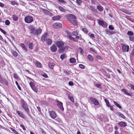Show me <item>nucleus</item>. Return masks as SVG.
I'll list each match as a JSON object with an SVG mask.
<instances>
[{
  "label": "nucleus",
  "instance_id": "1",
  "mask_svg": "<svg viewBox=\"0 0 134 134\" xmlns=\"http://www.w3.org/2000/svg\"><path fill=\"white\" fill-rule=\"evenodd\" d=\"M56 44L57 47L59 48L60 53H63L65 50H68L69 48L68 46H64V42L61 41H57L56 43Z\"/></svg>",
  "mask_w": 134,
  "mask_h": 134
},
{
  "label": "nucleus",
  "instance_id": "54",
  "mask_svg": "<svg viewBox=\"0 0 134 134\" xmlns=\"http://www.w3.org/2000/svg\"><path fill=\"white\" fill-rule=\"evenodd\" d=\"M14 78L18 79L19 78V77L18 76L17 74H14Z\"/></svg>",
  "mask_w": 134,
  "mask_h": 134
},
{
  "label": "nucleus",
  "instance_id": "60",
  "mask_svg": "<svg viewBox=\"0 0 134 134\" xmlns=\"http://www.w3.org/2000/svg\"><path fill=\"white\" fill-rule=\"evenodd\" d=\"M3 79L0 75V82L2 84H3Z\"/></svg>",
  "mask_w": 134,
  "mask_h": 134
},
{
  "label": "nucleus",
  "instance_id": "18",
  "mask_svg": "<svg viewBox=\"0 0 134 134\" xmlns=\"http://www.w3.org/2000/svg\"><path fill=\"white\" fill-rule=\"evenodd\" d=\"M106 33L110 35L114 34L115 33V32L113 31H110L109 29H106L105 31Z\"/></svg>",
  "mask_w": 134,
  "mask_h": 134
},
{
  "label": "nucleus",
  "instance_id": "27",
  "mask_svg": "<svg viewBox=\"0 0 134 134\" xmlns=\"http://www.w3.org/2000/svg\"><path fill=\"white\" fill-rule=\"evenodd\" d=\"M35 65L38 68H41L42 67V64L38 62H36Z\"/></svg>",
  "mask_w": 134,
  "mask_h": 134
},
{
  "label": "nucleus",
  "instance_id": "37",
  "mask_svg": "<svg viewBox=\"0 0 134 134\" xmlns=\"http://www.w3.org/2000/svg\"><path fill=\"white\" fill-rule=\"evenodd\" d=\"M127 34L129 35V36H133L134 34L133 32L131 31H128L127 32Z\"/></svg>",
  "mask_w": 134,
  "mask_h": 134
},
{
  "label": "nucleus",
  "instance_id": "14",
  "mask_svg": "<svg viewBox=\"0 0 134 134\" xmlns=\"http://www.w3.org/2000/svg\"><path fill=\"white\" fill-rule=\"evenodd\" d=\"M42 32V30L40 28L37 29L36 30H35V34L34 35H38L40 34Z\"/></svg>",
  "mask_w": 134,
  "mask_h": 134
},
{
  "label": "nucleus",
  "instance_id": "8",
  "mask_svg": "<svg viewBox=\"0 0 134 134\" xmlns=\"http://www.w3.org/2000/svg\"><path fill=\"white\" fill-rule=\"evenodd\" d=\"M56 102L57 103V105L58 106V107H59L60 109L62 111H63L64 109L63 107V104L62 102L58 100H56Z\"/></svg>",
  "mask_w": 134,
  "mask_h": 134
},
{
  "label": "nucleus",
  "instance_id": "55",
  "mask_svg": "<svg viewBox=\"0 0 134 134\" xmlns=\"http://www.w3.org/2000/svg\"><path fill=\"white\" fill-rule=\"evenodd\" d=\"M96 58L98 60H102V57L100 56L97 55L96 56Z\"/></svg>",
  "mask_w": 134,
  "mask_h": 134
},
{
  "label": "nucleus",
  "instance_id": "44",
  "mask_svg": "<svg viewBox=\"0 0 134 134\" xmlns=\"http://www.w3.org/2000/svg\"><path fill=\"white\" fill-rule=\"evenodd\" d=\"M59 9L61 11L63 12H65L66 10L65 9L63 8L61 6H59Z\"/></svg>",
  "mask_w": 134,
  "mask_h": 134
},
{
  "label": "nucleus",
  "instance_id": "64",
  "mask_svg": "<svg viewBox=\"0 0 134 134\" xmlns=\"http://www.w3.org/2000/svg\"><path fill=\"white\" fill-rule=\"evenodd\" d=\"M69 85L70 86H72L74 85L72 81H69L68 83Z\"/></svg>",
  "mask_w": 134,
  "mask_h": 134
},
{
  "label": "nucleus",
  "instance_id": "32",
  "mask_svg": "<svg viewBox=\"0 0 134 134\" xmlns=\"http://www.w3.org/2000/svg\"><path fill=\"white\" fill-rule=\"evenodd\" d=\"M104 100L106 103L107 106L108 107H109V106H110L111 105L110 104L108 100L107 99H104Z\"/></svg>",
  "mask_w": 134,
  "mask_h": 134
},
{
  "label": "nucleus",
  "instance_id": "2",
  "mask_svg": "<svg viewBox=\"0 0 134 134\" xmlns=\"http://www.w3.org/2000/svg\"><path fill=\"white\" fill-rule=\"evenodd\" d=\"M21 103V106L27 114H29L30 113V111L28 106L26 102L23 99H22Z\"/></svg>",
  "mask_w": 134,
  "mask_h": 134
},
{
  "label": "nucleus",
  "instance_id": "35",
  "mask_svg": "<svg viewBox=\"0 0 134 134\" xmlns=\"http://www.w3.org/2000/svg\"><path fill=\"white\" fill-rule=\"evenodd\" d=\"M128 86L131 88V89L134 91V85H133L131 83H129L128 84Z\"/></svg>",
  "mask_w": 134,
  "mask_h": 134
},
{
  "label": "nucleus",
  "instance_id": "5",
  "mask_svg": "<svg viewBox=\"0 0 134 134\" xmlns=\"http://www.w3.org/2000/svg\"><path fill=\"white\" fill-rule=\"evenodd\" d=\"M32 89L35 92L37 93L38 92V88L35 85L34 82L31 81L29 83Z\"/></svg>",
  "mask_w": 134,
  "mask_h": 134
},
{
  "label": "nucleus",
  "instance_id": "23",
  "mask_svg": "<svg viewBox=\"0 0 134 134\" xmlns=\"http://www.w3.org/2000/svg\"><path fill=\"white\" fill-rule=\"evenodd\" d=\"M12 18L15 21H16L18 20V16L15 15H13L12 16Z\"/></svg>",
  "mask_w": 134,
  "mask_h": 134
},
{
  "label": "nucleus",
  "instance_id": "30",
  "mask_svg": "<svg viewBox=\"0 0 134 134\" xmlns=\"http://www.w3.org/2000/svg\"><path fill=\"white\" fill-rule=\"evenodd\" d=\"M33 45L32 42H30L28 44V47L30 49H32L33 48Z\"/></svg>",
  "mask_w": 134,
  "mask_h": 134
},
{
  "label": "nucleus",
  "instance_id": "63",
  "mask_svg": "<svg viewBox=\"0 0 134 134\" xmlns=\"http://www.w3.org/2000/svg\"><path fill=\"white\" fill-rule=\"evenodd\" d=\"M80 52L82 54L83 53V50L82 48H80Z\"/></svg>",
  "mask_w": 134,
  "mask_h": 134
},
{
  "label": "nucleus",
  "instance_id": "45",
  "mask_svg": "<svg viewBox=\"0 0 134 134\" xmlns=\"http://www.w3.org/2000/svg\"><path fill=\"white\" fill-rule=\"evenodd\" d=\"M4 84L8 86V81L6 79H4L3 80V84Z\"/></svg>",
  "mask_w": 134,
  "mask_h": 134
},
{
  "label": "nucleus",
  "instance_id": "49",
  "mask_svg": "<svg viewBox=\"0 0 134 134\" xmlns=\"http://www.w3.org/2000/svg\"><path fill=\"white\" fill-rule=\"evenodd\" d=\"M58 1L59 3H62L63 4L66 3V2L63 0H58Z\"/></svg>",
  "mask_w": 134,
  "mask_h": 134
},
{
  "label": "nucleus",
  "instance_id": "25",
  "mask_svg": "<svg viewBox=\"0 0 134 134\" xmlns=\"http://www.w3.org/2000/svg\"><path fill=\"white\" fill-rule=\"evenodd\" d=\"M121 11L126 14L128 15L130 14V13L129 12V11L127 10L124 9H122Z\"/></svg>",
  "mask_w": 134,
  "mask_h": 134
},
{
  "label": "nucleus",
  "instance_id": "41",
  "mask_svg": "<svg viewBox=\"0 0 134 134\" xmlns=\"http://www.w3.org/2000/svg\"><path fill=\"white\" fill-rule=\"evenodd\" d=\"M72 34L71 35L77 36L78 35V32L76 31H74L72 32Z\"/></svg>",
  "mask_w": 134,
  "mask_h": 134
},
{
  "label": "nucleus",
  "instance_id": "47",
  "mask_svg": "<svg viewBox=\"0 0 134 134\" xmlns=\"http://www.w3.org/2000/svg\"><path fill=\"white\" fill-rule=\"evenodd\" d=\"M68 98L72 102H74V100L73 97L69 96H68Z\"/></svg>",
  "mask_w": 134,
  "mask_h": 134
},
{
  "label": "nucleus",
  "instance_id": "26",
  "mask_svg": "<svg viewBox=\"0 0 134 134\" xmlns=\"http://www.w3.org/2000/svg\"><path fill=\"white\" fill-rule=\"evenodd\" d=\"M11 53L15 57H16L18 56V53L15 51L12 50L11 51Z\"/></svg>",
  "mask_w": 134,
  "mask_h": 134
},
{
  "label": "nucleus",
  "instance_id": "24",
  "mask_svg": "<svg viewBox=\"0 0 134 134\" xmlns=\"http://www.w3.org/2000/svg\"><path fill=\"white\" fill-rule=\"evenodd\" d=\"M70 62L72 64H73L75 63L76 62V59L74 58H72L70 59Z\"/></svg>",
  "mask_w": 134,
  "mask_h": 134
},
{
  "label": "nucleus",
  "instance_id": "57",
  "mask_svg": "<svg viewBox=\"0 0 134 134\" xmlns=\"http://www.w3.org/2000/svg\"><path fill=\"white\" fill-rule=\"evenodd\" d=\"M0 31L2 32L3 34L5 35L6 34V32L5 31H4L0 27Z\"/></svg>",
  "mask_w": 134,
  "mask_h": 134
},
{
  "label": "nucleus",
  "instance_id": "40",
  "mask_svg": "<svg viewBox=\"0 0 134 134\" xmlns=\"http://www.w3.org/2000/svg\"><path fill=\"white\" fill-rule=\"evenodd\" d=\"M42 10L44 13L48 15V14H49V13H50V12L49 11L45 9H43Z\"/></svg>",
  "mask_w": 134,
  "mask_h": 134
},
{
  "label": "nucleus",
  "instance_id": "50",
  "mask_svg": "<svg viewBox=\"0 0 134 134\" xmlns=\"http://www.w3.org/2000/svg\"><path fill=\"white\" fill-rule=\"evenodd\" d=\"M5 23L6 25H8L10 24V22L8 20H7L5 21Z\"/></svg>",
  "mask_w": 134,
  "mask_h": 134
},
{
  "label": "nucleus",
  "instance_id": "52",
  "mask_svg": "<svg viewBox=\"0 0 134 134\" xmlns=\"http://www.w3.org/2000/svg\"><path fill=\"white\" fill-rule=\"evenodd\" d=\"M67 37L68 38H69V40H72L73 38V37L71 35H67Z\"/></svg>",
  "mask_w": 134,
  "mask_h": 134
},
{
  "label": "nucleus",
  "instance_id": "51",
  "mask_svg": "<svg viewBox=\"0 0 134 134\" xmlns=\"http://www.w3.org/2000/svg\"><path fill=\"white\" fill-rule=\"evenodd\" d=\"M79 67L81 69H84L85 68V66L82 64H80L79 65Z\"/></svg>",
  "mask_w": 134,
  "mask_h": 134
},
{
  "label": "nucleus",
  "instance_id": "38",
  "mask_svg": "<svg viewBox=\"0 0 134 134\" xmlns=\"http://www.w3.org/2000/svg\"><path fill=\"white\" fill-rule=\"evenodd\" d=\"M66 55L65 53L62 54L60 56V59L62 60H63L64 58L65 57H66Z\"/></svg>",
  "mask_w": 134,
  "mask_h": 134
},
{
  "label": "nucleus",
  "instance_id": "10",
  "mask_svg": "<svg viewBox=\"0 0 134 134\" xmlns=\"http://www.w3.org/2000/svg\"><path fill=\"white\" fill-rule=\"evenodd\" d=\"M49 113L51 117L53 119H54L57 117V114L55 112L53 111H49Z\"/></svg>",
  "mask_w": 134,
  "mask_h": 134
},
{
  "label": "nucleus",
  "instance_id": "43",
  "mask_svg": "<svg viewBox=\"0 0 134 134\" xmlns=\"http://www.w3.org/2000/svg\"><path fill=\"white\" fill-rule=\"evenodd\" d=\"M76 3L79 5H80L82 3V2L81 0H76Z\"/></svg>",
  "mask_w": 134,
  "mask_h": 134
},
{
  "label": "nucleus",
  "instance_id": "19",
  "mask_svg": "<svg viewBox=\"0 0 134 134\" xmlns=\"http://www.w3.org/2000/svg\"><path fill=\"white\" fill-rule=\"evenodd\" d=\"M118 125L121 127H125L127 126V124L125 122H124L121 121L118 123Z\"/></svg>",
  "mask_w": 134,
  "mask_h": 134
},
{
  "label": "nucleus",
  "instance_id": "29",
  "mask_svg": "<svg viewBox=\"0 0 134 134\" xmlns=\"http://www.w3.org/2000/svg\"><path fill=\"white\" fill-rule=\"evenodd\" d=\"M122 46V50L123 52H125L126 51V45L125 46L123 43L121 44Z\"/></svg>",
  "mask_w": 134,
  "mask_h": 134
},
{
  "label": "nucleus",
  "instance_id": "21",
  "mask_svg": "<svg viewBox=\"0 0 134 134\" xmlns=\"http://www.w3.org/2000/svg\"><path fill=\"white\" fill-rule=\"evenodd\" d=\"M60 16L57 15L52 17V19L54 20H59L60 18Z\"/></svg>",
  "mask_w": 134,
  "mask_h": 134
},
{
  "label": "nucleus",
  "instance_id": "58",
  "mask_svg": "<svg viewBox=\"0 0 134 134\" xmlns=\"http://www.w3.org/2000/svg\"><path fill=\"white\" fill-rule=\"evenodd\" d=\"M82 30L85 33H87L88 32L87 30L85 28H83L82 29Z\"/></svg>",
  "mask_w": 134,
  "mask_h": 134
},
{
  "label": "nucleus",
  "instance_id": "11",
  "mask_svg": "<svg viewBox=\"0 0 134 134\" xmlns=\"http://www.w3.org/2000/svg\"><path fill=\"white\" fill-rule=\"evenodd\" d=\"M29 29L30 30V33L34 35V34H35L34 33L36 29L35 26L33 25H31L29 26Z\"/></svg>",
  "mask_w": 134,
  "mask_h": 134
},
{
  "label": "nucleus",
  "instance_id": "59",
  "mask_svg": "<svg viewBox=\"0 0 134 134\" xmlns=\"http://www.w3.org/2000/svg\"><path fill=\"white\" fill-rule=\"evenodd\" d=\"M41 75L43 76V77H44L45 78H47L48 77V76H47V75L45 73H44L43 74H42Z\"/></svg>",
  "mask_w": 134,
  "mask_h": 134
},
{
  "label": "nucleus",
  "instance_id": "16",
  "mask_svg": "<svg viewBox=\"0 0 134 134\" xmlns=\"http://www.w3.org/2000/svg\"><path fill=\"white\" fill-rule=\"evenodd\" d=\"M51 50L53 52H55L57 50V48L56 46L55 45H53L51 47Z\"/></svg>",
  "mask_w": 134,
  "mask_h": 134
},
{
  "label": "nucleus",
  "instance_id": "12",
  "mask_svg": "<svg viewBox=\"0 0 134 134\" xmlns=\"http://www.w3.org/2000/svg\"><path fill=\"white\" fill-rule=\"evenodd\" d=\"M91 102L95 105H97L99 104V102L97 100L92 98H90Z\"/></svg>",
  "mask_w": 134,
  "mask_h": 134
},
{
  "label": "nucleus",
  "instance_id": "34",
  "mask_svg": "<svg viewBox=\"0 0 134 134\" xmlns=\"http://www.w3.org/2000/svg\"><path fill=\"white\" fill-rule=\"evenodd\" d=\"M118 115L121 118L125 119V117L124 115L120 113L119 112L118 113Z\"/></svg>",
  "mask_w": 134,
  "mask_h": 134
},
{
  "label": "nucleus",
  "instance_id": "53",
  "mask_svg": "<svg viewBox=\"0 0 134 134\" xmlns=\"http://www.w3.org/2000/svg\"><path fill=\"white\" fill-rule=\"evenodd\" d=\"M109 28L110 30H113L114 29V27L111 25H109Z\"/></svg>",
  "mask_w": 134,
  "mask_h": 134
},
{
  "label": "nucleus",
  "instance_id": "28",
  "mask_svg": "<svg viewBox=\"0 0 134 134\" xmlns=\"http://www.w3.org/2000/svg\"><path fill=\"white\" fill-rule=\"evenodd\" d=\"M55 122L59 123H61L62 122V121L61 119L59 117H56L55 119Z\"/></svg>",
  "mask_w": 134,
  "mask_h": 134
},
{
  "label": "nucleus",
  "instance_id": "46",
  "mask_svg": "<svg viewBox=\"0 0 134 134\" xmlns=\"http://www.w3.org/2000/svg\"><path fill=\"white\" fill-rule=\"evenodd\" d=\"M129 38L130 41L134 42V36H129Z\"/></svg>",
  "mask_w": 134,
  "mask_h": 134
},
{
  "label": "nucleus",
  "instance_id": "9",
  "mask_svg": "<svg viewBox=\"0 0 134 134\" xmlns=\"http://www.w3.org/2000/svg\"><path fill=\"white\" fill-rule=\"evenodd\" d=\"M53 27L55 29H58L62 26L61 23L58 22L54 23L52 25Z\"/></svg>",
  "mask_w": 134,
  "mask_h": 134
},
{
  "label": "nucleus",
  "instance_id": "42",
  "mask_svg": "<svg viewBox=\"0 0 134 134\" xmlns=\"http://www.w3.org/2000/svg\"><path fill=\"white\" fill-rule=\"evenodd\" d=\"M95 86L96 87L100 89H102V85L99 84L97 83L95 85Z\"/></svg>",
  "mask_w": 134,
  "mask_h": 134
},
{
  "label": "nucleus",
  "instance_id": "13",
  "mask_svg": "<svg viewBox=\"0 0 134 134\" xmlns=\"http://www.w3.org/2000/svg\"><path fill=\"white\" fill-rule=\"evenodd\" d=\"M48 36V34L47 32H45L42 35L41 37V41L42 42H44L45 41L46 38Z\"/></svg>",
  "mask_w": 134,
  "mask_h": 134
},
{
  "label": "nucleus",
  "instance_id": "4",
  "mask_svg": "<svg viewBox=\"0 0 134 134\" xmlns=\"http://www.w3.org/2000/svg\"><path fill=\"white\" fill-rule=\"evenodd\" d=\"M24 20L26 23H30L33 21V18L31 16L27 15L25 17Z\"/></svg>",
  "mask_w": 134,
  "mask_h": 134
},
{
  "label": "nucleus",
  "instance_id": "33",
  "mask_svg": "<svg viewBox=\"0 0 134 134\" xmlns=\"http://www.w3.org/2000/svg\"><path fill=\"white\" fill-rule=\"evenodd\" d=\"M87 58L89 60L91 61H93L94 60V58L92 56L90 55H89L87 56Z\"/></svg>",
  "mask_w": 134,
  "mask_h": 134
},
{
  "label": "nucleus",
  "instance_id": "62",
  "mask_svg": "<svg viewBox=\"0 0 134 134\" xmlns=\"http://www.w3.org/2000/svg\"><path fill=\"white\" fill-rule=\"evenodd\" d=\"M41 132L43 134H46V132L42 129H40Z\"/></svg>",
  "mask_w": 134,
  "mask_h": 134
},
{
  "label": "nucleus",
  "instance_id": "15",
  "mask_svg": "<svg viewBox=\"0 0 134 134\" xmlns=\"http://www.w3.org/2000/svg\"><path fill=\"white\" fill-rule=\"evenodd\" d=\"M45 42H46V43L48 46L50 45L52 43V40L49 38H46Z\"/></svg>",
  "mask_w": 134,
  "mask_h": 134
},
{
  "label": "nucleus",
  "instance_id": "48",
  "mask_svg": "<svg viewBox=\"0 0 134 134\" xmlns=\"http://www.w3.org/2000/svg\"><path fill=\"white\" fill-rule=\"evenodd\" d=\"M88 35L90 36V38H93L94 37V34H90V33H89L88 34Z\"/></svg>",
  "mask_w": 134,
  "mask_h": 134
},
{
  "label": "nucleus",
  "instance_id": "39",
  "mask_svg": "<svg viewBox=\"0 0 134 134\" xmlns=\"http://www.w3.org/2000/svg\"><path fill=\"white\" fill-rule=\"evenodd\" d=\"M11 4L13 5H19L18 3H17L15 1H10V2Z\"/></svg>",
  "mask_w": 134,
  "mask_h": 134
},
{
  "label": "nucleus",
  "instance_id": "17",
  "mask_svg": "<svg viewBox=\"0 0 134 134\" xmlns=\"http://www.w3.org/2000/svg\"><path fill=\"white\" fill-rule=\"evenodd\" d=\"M95 6H93L92 5H90V10L96 13H98V11L97 9L95 8Z\"/></svg>",
  "mask_w": 134,
  "mask_h": 134
},
{
  "label": "nucleus",
  "instance_id": "31",
  "mask_svg": "<svg viewBox=\"0 0 134 134\" xmlns=\"http://www.w3.org/2000/svg\"><path fill=\"white\" fill-rule=\"evenodd\" d=\"M115 105L117 107L119 108V109H121V107L115 101H113Z\"/></svg>",
  "mask_w": 134,
  "mask_h": 134
},
{
  "label": "nucleus",
  "instance_id": "61",
  "mask_svg": "<svg viewBox=\"0 0 134 134\" xmlns=\"http://www.w3.org/2000/svg\"><path fill=\"white\" fill-rule=\"evenodd\" d=\"M64 72L67 76H69L70 75V74L66 70L64 71Z\"/></svg>",
  "mask_w": 134,
  "mask_h": 134
},
{
  "label": "nucleus",
  "instance_id": "7",
  "mask_svg": "<svg viewBox=\"0 0 134 134\" xmlns=\"http://www.w3.org/2000/svg\"><path fill=\"white\" fill-rule=\"evenodd\" d=\"M16 113L21 118L25 119L26 117V115L21 111H16Z\"/></svg>",
  "mask_w": 134,
  "mask_h": 134
},
{
  "label": "nucleus",
  "instance_id": "6",
  "mask_svg": "<svg viewBox=\"0 0 134 134\" xmlns=\"http://www.w3.org/2000/svg\"><path fill=\"white\" fill-rule=\"evenodd\" d=\"M98 23L99 25L102 26L103 27H106L108 26L107 23L103 20H98Z\"/></svg>",
  "mask_w": 134,
  "mask_h": 134
},
{
  "label": "nucleus",
  "instance_id": "36",
  "mask_svg": "<svg viewBox=\"0 0 134 134\" xmlns=\"http://www.w3.org/2000/svg\"><path fill=\"white\" fill-rule=\"evenodd\" d=\"M48 66L51 69H53L54 67V64L51 63H48Z\"/></svg>",
  "mask_w": 134,
  "mask_h": 134
},
{
  "label": "nucleus",
  "instance_id": "56",
  "mask_svg": "<svg viewBox=\"0 0 134 134\" xmlns=\"http://www.w3.org/2000/svg\"><path fill=\"white\" fill-rule=\"evenodd\" d=\"M11 129L14 133L15 134H18V132L15 129Z\"/></svg>",
  "mask_w": 134,
  "mask_h": 134
},
{
  "label": "nucleus",
  "instance_id": "22",
  "mask_svg": "<svg viewBox=\"0 0 134 134\" xmlns=\"http://www.w3.org/2000/svg\"><path fill=\"white\" fill-rule=\"evenodd\" d=\"M97 8L100 12H102L103 10V7L100 5H98L97 6Z\"/></svg>",
  "mask_w": 134,
  "mask_h": 134
},
{
  "label": "nucleus",
  "instance_id": "3",
  "mask_svg": "<svg viewBox=\"0 0 134 134\" xmlns=\"http://www.w3.org/2000/svg\"><path fill=\"white\" fill-rule=\"evenodd\" d=\"M76 19V17L72 14H70L67 18V19L72 24L75 26L77 25V23L76 21L74 20Z\"/></svg>",
  "mask_w": 134,
  "mask_h": 134
},
{
  "label": "nucleus",
  "instance_id": "20",
  "mask_svg": "<svg viewBox=\"0 0 134 134\" xmlns=\"http://www.w3.org/2000/svg\"><path fill=\"white\" fill-rule=\"evenodd\" d=\"M121 92L124 93L125 94L131 96V94H129V92L127 91V90L124 89L123 88L121 89Z\"/></svg>",
  "mask_w": 134,
  "mask_h": 134
}]
</instances>
